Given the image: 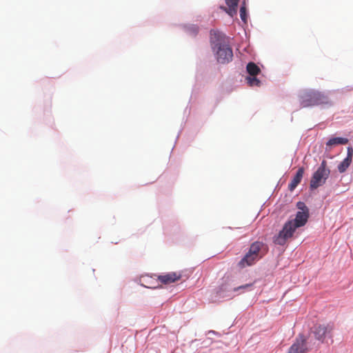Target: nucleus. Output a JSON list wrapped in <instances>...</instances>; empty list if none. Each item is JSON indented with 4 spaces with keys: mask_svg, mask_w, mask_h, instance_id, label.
Here are the masks:
<instances>
[{
    "mask_svg": "<svg viewBox=\"0 0 353 353\" xmlns=\"http://www.w3.org/2000/svg\"><path fill=\"white\" fill-rule=\"evenodd\" d=\"M296 208L299 210L296 214L294 219L287 221L283 229L274 237V243L279 245H283L287 241L292 237L296 229L303 226L309 218V209L306 205L301 201L296 203Z\"/></svg>",
    "mask_w": 353,
    "mask_h": 353,
    "instance_id": "nucleus-1",
    "label": "nucleus"
},
{
    "mask_svg": "<svg viewBox=\"0 0 353 353\" xmlns=\"http://www.w3.org/2000/svg\"><path fill=\"white\" fill-rule=\"evenodd\" d=\"M210 43L217 61L221 64L230 62L233 58V52L225 37L221 33L211 30Z\"/></svg>",
    "mask_w": 353,
    "mask_h": 353,
    "instance_id": "nucleus-2",
    "label": "nucleus"
},
{
    "mask_svg": "<svg viewBox=\"0 0 353 353\" xmlns=\"http://www.w3.org/2000/svg\"><path fill=\"white\" fill-rule=\"evenodd\" d=\"M301 105L302 108H307L313 105H332L329 96L317 90H308L301 95Z\"/></svg>",
    "mask_w": 353,
    "mask_h": 353,
    "instance_id": "nucleus-3",
    "label": "nucleus"
},
{
    "mask_svg": "<svg viewBox=\"0 0 353 353\" xmlns=\"http://www.w3.org/2000/svg\"><path fill=\"white\" fill-rule=\"evenodd\" d=\"M265 248L266 246L263 242L255 241L252 243L248 252L239 262L238 266L240 268H244L247 266L253 265L256 261L263 256L264 254L263 250H265Z\"/></svg>",
    "mask_w": 353,
    "mask_h": 353,
    "instance_id": "nucleus-4",
    "label": "nucleus"
},
{
    "mask_svg": "<svg viewBox=\"0 0 353 353\" xmlns=\"http://www.w3.org/2000/svg\"><path fill=\"white\" fill-rule=\"evenodd\" d=\"M330 174L327 161L323 160L317 170L313 173L310 180V187L312 190L318 188L325 183Z\"/></svg>",
    "mask_w": 353,
    "mask_h": 353,
    "instance_id": "nucleus-5",
    "label": "nucleus"
},
{
    "mask_svg": "<svg viewBox=\"0 0 353 353\" xmlns=\"http://www.w3.org/2000/svg\"><path fill=\"white\" fill-rule=\"evenodd\" d=\"M334 329V325L332 323L319 324L314 327L312 333L316 339L323 343L326 339H332Z\"/></svg>",
    "mask_w": 353,
    "mask_h": 353,
    "instance_id": "nucleus-6",
    "label": "nucleus"
},
{
    "mask_svg": "<svg viewBox=\"0 0 353 353\" xmlns=\"http://www.w3.org/2000/svg\"><path fill=\"white\" fill-rule=\"evenodd\" d=\"M307 351L306 339L303 334H300L291 345L288 353H306Z\"/></svg>",
    "mask_w": 353,
    "mask_h": 353,
    "instance_id": "nucleus-7",
    "label": "nucleus"
},
{
    "mask_svg": "<svg viewBox=\"0 0 353 353\" xmlns=\"http://www.w3.org/2000/svg\"><path fill=\"white\" fill-rule=\"evenodd\" d=\"M181 278V274L179 272H168L165 274L158 276V279L163 284H170L174 283Z\"/></svg>",
    "mask_w": 353,
    "mask_h": 353,
    "instance_id": "nucleus-8",
    "label": "nucleus"
},
{
    "mask_svg": "<svg viewBox=\"0 0 353 353\" xmlns=\"http://www.w3.org/2000/svg\"><path fill=\"white\" fill-rule=\"evenodd\" d=\"M347 152L346 158L338 165V170L340 173L345 172L352 163L353 157V148L352 147H348Z\"/></svg>",
    "mask_w": 353,
    "mask_h": 353,
    "instance_id": "nucleus-9",
    "label": "nucleus"
},
{
    "mask_svg": "<svg viewBox=\"0 0 353 353\" xmlns=\"http://www.w3.org/2000/svg\"><path fill=\"white\" fill-rule=\"evenodd\" d=\"M303 174L304 168H299L295 176L293 177L291 182L288 185V189L290 191L292 192L296 188V186L301 183Z\"/></svg>",
    "mask_w": 353,
    "mask_h": 353,
    "instance_id": "nucleus-10",
    "label": "nucleus"
},
{
    "mask_svg": "<svg viewBox=\"0 0 353 353\" xmlns=\"http://www.w3.org/2000/svg\"><path fill=\"white\" fill-rule=\"evenodd\" d=\"M239 0H225V3L228 8L222 7L223 10L225 11L230 16L233 17L236 14V8Z\"/></svg>",
    "mask_w": 353,
    "mask_h": 353,
    "instance_id": "nucleus-11",
    "label": "nucleus"
},
{
    "mask_svg": "<svg viewBox=\"0 0 353 353\" xmlns=\"http://www.w3.org/2000/svg\"><path fill=\"white\" fill-rule=\"evenodd\" d=\"M246 70L250 76H256L261 72V69L253 62H250L246 66Z\"/></svg>",
    "mask_w": 353,
    "mask_h": 353,
    "instance_id": "nucleus-12",
    "label": "nucleus"
},
{
    "mask_svg": "<svg viewBox=\"0 0 353 353\" xmlns=\"http://www.w3.org/2000/svg\"><path fill=\"white\" fill-rule=\"evenodd\" d=\"M348 143V139L342 137H334L330 139L326 143L327 146H333L336 145H345Z\"/></svg>",
    "mask_w": 353,
    "mask_h": 353,
    "instance_id": "nucleus-13",
    "label": "nucleus"
},
{
    "mask_svg": "<svg viewBox=\"0 0 353 353\" xmlns=\"http://www.w3.org/2000/svg\"><path fill=\"white\" fill-rule=\"evenodd\" d=\"M245 80L250 86H260L261 85L260 80L256 76L247 77Z\"/></svg>",
    "mask_w": 353,
    "mask_h": 353,
    "instance_id": "nucleus-14",
    "label": "nucleus"
},
{
    "mask_svg": "<svg viewBox=\"0 0 353 353\" xmlns=\"http://www.w3.org/2000/svg\"><path fill=\"white\" fill-rule=\"evenodd\" d=\"M240 17L243 21L246 23L247 14H246V8L245 6H241L240 8Z\"/></svg>",
    "mask_w": 353,
    "mask_h": 353,
    "instance_id": "nucleus-15",
    "label": "nucleus"
},
{
    "mask_svg": "<svg viewBox=\"0 0 353 353\" xmlns=\"http://www.w3.org/2000/svg\"><path fill=\"white\" fill-rule=\"evenodd\" d=\"M188 31L193 35H196L199 32V28L196 26H192L188 28Z\"/></svg>",
    "mask_w": 353,
    "mask_h": 353,
    "instance_id": "nucleus-16",
    "label": "nucleus"
},
{
    "mask_svg": "<svg viewBox=\"0 0 353 353\" xmlns=\"http://www.w3.org/2000/svg\"><path fill=\"white\" fill-rule=\"evenodd\" d=\"M251 286H252V284H245V285H241V286H239L238 288H235L234 289V291L236 292V291H238L240 289H248V288H250Z\"/></svg>",
    "mask_w": 353,
    "mask_h": 353,
    "instance_id": "nucleus-17",
    "label": "nucleus"
}]
</instances>
